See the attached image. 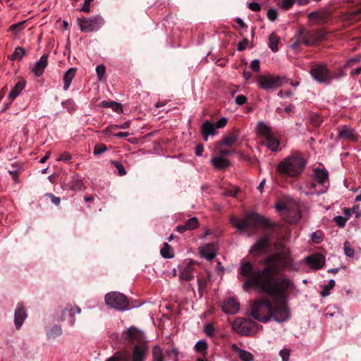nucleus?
<instances>
[{"label":"nucleus","mask_w":361,"mask_h":361,"mask_svg":"<svg viewBox=\"0 0 361 361\" xmlns=\"http://www.w3.org/2000/svg\"><path fill=\"white\" fill-rule=\"evenodd\" d=\"M310 73L313 80L318 83L329 84L333 80V75L324 63L312 65Z\"/></svg>","instance_id":"nucleus-7"},{"label":"nucleus","mask_w":361,"mask_h":361,"mask_svg":"<svg viewBox=\"0 0 361 361\" xmlns=\"http://www.w3.org/2000/svg\"><path fill=\"white\" fill-rule=\"evenodd\" d=\"M114 164L116 169L118 171V173L119 176H124L126 174V169L122 164H121L118 161H114Z\"/></svg>","instance_id":"nucleus-48"},{"label":"nucleus","mask_w":361,"mask_h":361,"mask_svg":"<svg viewBox=\"0 0 361 361\" xmlns=\"http://www.w3.org/2000/svg\"><path fill=\"white\" fill-rule=\"evenodd\" d=\"M279 355L282 359V361H288L290 357V350L284 348L279 352Z\"/></svg>","instance_id":"nucleus-50"},{"label":"nucleus","mask_w":361,"mask_h":361,"mask_svg":"<svg viewBox=\"0 0 361 361\" xmlns=\"http://www.w3.org/2000/svg\"><path fill=\"white\" fill-rule=\"evenodd\" d=\"M69 188L72 190H81L84 188L83 181L78 175H74L69 183Z\"/></svg>","instance_id":"nucleus-29"},{"label":"nucleus","mask_w":361,"mask_h":361,"mask_svg":"<svg viewBox=\"0 0 361 361\" xmlns=\"http://www.w3.org/2000/svg\"><path fill=\"white\" fill-rule=\"evenodd\" d=\"M305 166L306 161L301 153L294 152L277 164L276 170L282 176L295 178L303 172Z\"/></svg>","instance_id":"nucleus-2"},{"label":"nucleus","mask_w":361,"mask_h":361,"mask_svg":"<svg viewBox=\"0 0 361 361\" xmlns=\"http://www.w3.org/2000/svg\"><path fill=\"white\" fill-rule=\"evenodd\" d=\"M106 305L111 308L126 311L130 309L128 298L119 292H111L105 295Z\"/></svg>","instance_id":"nucleus-6"},{"label":"nucleus","mask_w":361,"mask_h":361,"mask_svg":"<svg viewBox=\"0 0 361 361\" xmlns=\"http://www.w3.org/2000/svg\"><path fill=\"white\" fill-rule=\"evenodd\" d=\"M25 87V82L24 80L18 81L8 94V99L11 101L14 100L20 94Z\"/></svg>","instance_id":"nucleus-25"},{"label":"nucleus","mask_w":361,"mask_h":361,"mask_svg":"<svg viewBox=\"0 0 361 361\" xmlns=\"http://www.w3.org/2000/svg\"><path fill=\"white\" fill-rule=\"evenodd\" d=\"M238 131L235 130L232 133L225 135L221 140V144L226 147H231L238 140Z\"/></svg>","instance_id":"nucleus-22"},{"label":"nucleus","mask_w":361,"mask_h":361,"mask_svg":"<svg viewBox=\"0 0 361 361\" xmlns=\"http://www.w3.org/2000/svg\"><path fill=\"white\" fill-rule=\"evenodd\" d=\"M250 68L254 72H259L260 70V62L258 59H254L251 61Z\"/></svg>","instance_id":"nucleus-51"},{"label":"nucleus","mask_w":361,"mask_h":361,"mask_svg":"<svg viewBox=\"0 0 361 361\" xmlns=\"http://www.w3.org/2000/svg\"><path fill=\"white\" fill-rule=\"evenodd\" d=\"M211 162L215 168L219 170L224 169L230 164L229 160L222 156L212 158Z\"/></svg>","instance_id":"nucleus-26"},{"label":"nucleus","mask_w":361,"mask_h":361,"mask_svg":"<svg viewBox=\"0 0 361 361\" xmlns=\"http://www.w3.org/2000/svg\"><path fill=\"white\" fill-rule=\"evenodd\" d=\"M295 3V0H283L281 2V7L285 9H289L293 4Z\"/></svg>","instance_id":"nucleus-53"},{"label":"nucleus","mask_w":361,"mask_h":361,"mask_svg":"<svg viewBox=\"0 0 361 361\" xmlns=\"http://www.w3.org/2000/svg\"><path fill=\"white\" fill-rule=\"evenodd\" d=\"M317 186L319 187L317 184V183H316V181H314V180L312 181H311L310 183H307L306 187H302V186H300V190H301V192H302V190H310V189H312L313 190H319V189H317Z\"/></svg>","instance_id":"nucleus-46"},{"label":"nucleus","mask_w":361,"mask_h":361,"mask_svg":"<svg viewBox=\"0 0 361 361\" xmlns=\"http://www.w3.org/2000/svg\"><path fill=\"white\" fill-rule=\"evenodd\" d=\"M207 344L206 341L203 340L198 341L195 345V350L197 352L204 351L207 349Z\"/></svg>","instance_id":"nucleus-41"},{"label":"nucleus","mask_w":361,"mask_h":361,"mask_svg":"<svg viewBox=\"0 0 361 361\" xmlns=\"http://www.w3.org/2000/svg\"><path fill=\"white\" fill-rule=\"evenodd\" d=\"M152 361H164L163 350L159 345L152 349Z\"/></svg>","instance_id":"nucleus-33"},{"label":"nucleus","mask_w":361,"mask_h":361,"mask_svg":"<svg viewBox=\"0 0 361 361\" xmlns=\"http://www.w3.org/2000/svg\"><path fill=\"white\" fill-rule=\"evenodd\" d=\"M200 252L202 257L208 260H212L216 255V245L214 244H208L203 246L200 248Z\"/></svg>","instance_id":"nucleus-18"},{"label":"nucleus","mask_w":361,"mask_h":361,"mask_svg":"<svg viewBox=\"0 0 361 361\" xmlns=\"http://www.w3.org/2000/svg\"><path fill=\"white\" fill-rule=\"evenodd\" d=\"M278 44L279 39L274 34H271L269 37V49L274 51L276 52L278 51Z\"/></svg>","instance_id":"nucleus-34"},{"label":"nucleus","mask_w":361,"mask_h":361,"mask_svg":"<svg viewBox=\"0 0 361 361\" xmlns=\"http://www.w3.org/2000/svg\"><path fill=\"white\" fill-rule=\"evenodd\" d=\"M338 137L341 139H348L350 141H356L357 135L353 128L343 126L338 130Z\"/></svg>","instance_id":"nucleus-20"},{"label":"nucleus","mask_w":361,"mask_h":361,"mask_svg":"<svg viewBox=\"0 0 361 361\" xmlns=\"http://www.w3.org/2000/svg\"><path fill=\"white\" fill-rule=\"evenodd\" d=\"M71 155L68 152H63L62 153L59 158L57 159V161H68L71 159Z\"/></svg>","instance_id":"nucleus-55"},{"label":"nucleus","mask_w":361,"mask_h":361,"mask_svg":"<svg viewBox=\"0 0 361 361\" xmlns=\"http://www.w3.org/2000/svg\"><path fill=\"white\" fill-rule=\"evenodd\" d=\"M26 21H22V22H19L18 23H15V24H13L12 25H11L10 27V30L11 31H13L16 29H18V30H23V24L25 23Z\"/></svg>","instance_id":"nucleus-59"},{"label":"nucleus","mask_w":361,"mask_h":361,"mask_svg":"<svg viewBox=\"0 0 361 361\" xmlns=\"http://www.w3.org/2000/svg\"><path fill=\"white\" fill-rule=\"evenodd\" d=\"M62 106L70 113L73 112L75 110V104L72 99H69L65 102H63Z\"/></svg>","instance_id":"nucleus-37"},{"label":"nucleus","mask_w":361,"mask_h":361,"mask_svg":"<svg viewBox=\"0 0 361 361\" xmlns=\"http://www.w3.org/2000/svg\"><path fill=\"white\" fill-rule=\"evenodd\" d=\"M233 349L235 350V353H237L238 357L242 361H252L254 359V357L251 353L249 351L242 350L238 348L236 345H233Z\"/></svg>","instance_id":"nucleus-28"},{"label":"nucleus","mask_w":361,"mask_h":361,"mask_svg":"<svg viewBox=\"0 0 361 361\" xmlns=\"http://www.w3.org/2000/svg\"><path fill=\"white\" fill-rule=\"evenodd\" d=\"M313 179L319 186V190H302V192L306 195H321L324 193L329 186V172L325 169H315L314 171Z\"/></svg>","instance_id":"nucleus-5"},{"label":"nucleus","mask_w":361,"mask_h":361,"mask_svg":"<svg viewBox=\"0 0 361 361\" xmlns=\"http://www.w3.org/2000/svg\"><path fill=\"white\" fill-rule=\"evenodd\" d=\"M239 309V302L233 298L225 300L222 305V310L228 314H235L238 312Z\"/></svg>","instance_id":"nucleus-15"},{"label":"nucleus","mask_w":361,"mask_h":361,"mask_svg":"<svg viewBox=\"0 0 361 361\" xmlns=\"http://www.w3.org/2000/svg\"><path fill=\"white\" fill-rule=\"evenodd\" d=\"M257 324L249 319L237 318L232 323L233 329L243 336H251L255 334V326Z\"/></svg>","instance_id":"nucleus-9"},{"label":"nucleus","mask_w":361,"mask_h":361,"mask_svg":"<svg viewBox=\"0 0 361 361\" xmlns=\"http://www.w3.org/2000/svg\"><path fill=\"white\" fill-rule=\"evenodd\" d=\"M269 242L268 237L260 238L250 248V252H261L265 250Z\"/></svg>","instance_id":"nucleus-27"},{"label":"nucleus","mask_w":361,"mask_h":361,"mask_svg":"<svg viewBox=\"0 0 361 361\" xmlns=\"http://www.w3.org/2000/svg\"><path fill=\"white\" fill-rule=\"evenodd\" d=\"M27 318V314L22 303H18L15 310L14 322L16 327L18 329Z\"/></svg>","instance_id":"nucleus-14"},{"label":"nucleus","mask_w":361,"mask_h":361,"mask_svg":"<svg viewBox=\"0 0 361 361\" xmlns=\"http://www.w3.org/2000/svg\"><path fill=\"white\" fill-rule=\"evenodd\" d=\"M116 130H118L116 125H110L103 130L102 133L106 135L115 136Z\"/></svg>","instance_id":"nucleus-40"},{"label":"nucleus","mask_w":361,"mask_h":361,"mask_svg":"<svg viewBox=\"0 0 361 361\" xmlns=\"http://www.w3.org/2000/svg\"><path fill=\"white\" fill-rule=\"evenodd\" d=\"M361 73V66L354 68L351 71L350 75L353 77L358 75Z\"/></svg>","instance_id":"nucleus-63"},{"label":"nucleus","mask_w":361,"mask_h":361,"mask_svg":"<svg viewBox=\"0 0 361 361\" xmlns=\"http://www.w3.org/2000/svg\"><path fill=\"white\" fill-rule=\"evenodd\" d=\"M336 282L334 279H330L326 285L324 286L322 290L320 292V295L325 298L329 295L330 290L334 288L335 286Z\"/></svg>","instance_id":"nucleus-35"},{"label":"nucleus","mask_w":361,"mask_h":361,"mask_svg":"<svg viewBox=\"0 0 361 361\" xmlns=\"http://www.w3.org/2000/svg\"><path fill=\"white\" fill-rule=\"evenodd\" d=\"M286 82L287 79L285 77L271 74L260 75L257 81L258 87L266 91L274 90L281 87Z\"/></svg>","instance_id":"nucleus-4"},{"label":"nucleus","mask_w":361,"mask_h":361,"mask_svg":"<svg viewBox=\"0 0 361 361\" xmlns=\"http://www.w3.org/2000/svg\"><path fill=\"white\" fill-rule=\"evenodd\" d=\"M278 16L277 10L275 8H269L267 11V18L271 21H274Z\"/></svg>","instance_id":"nucleus-47"},{"label":"nucleus","mask_w":361,"mask_h":361,"mask_svg":"<svg viewBox=\"0 0 361 361\" xmlns=\"http://www.w3.org/2000/svg\"><path fill=\"white\" fill-rule=\"evenodd\" d=\"M231 224L233 226L240 231H243L248 227H255L258 225H265L267 220L257 213H248L246 214L245 219H238L235 217H231Z\"/></svg>","instance_id":"nucleus-3"},{"label":"nucleus","mask_w":361,"mask_h":361,"mask_svg":"<svg viewBox=\"0 0 361 361\" xmlns=\"http://www.w3.org/2000/svg\"><path fill=\"white\" fill-rule=\"evenodd\" d=\"M262 143L272 152H276L279 147V141L274 134L264 138Z\"/></svg>","instance_id":"nucleus-21"},{"label":"nucleus","mask_w":361,"mask_h":361,"mask_svg":"<svg viewBox=\"0 0 361 361\" xmlns=\"http://www.w3.org/2000/svg\"><path fill=\"white\" fill-rule=\"evenodd\" d=\"M248 8L253 11H258L260 10L261 6L257 2H250L248 4Z\"/></svg>","instance_id":"nucleus-60"},{"label":"nucleus","mask_w":361,"mask_h":361,"mask_svg":"<svg viewBox=\"0 0 361 361\" xmlns=\"http://www.w3.org/2000/svg\"><path fill=\"white\" fill-rule=\"evenodd\" d=\"M247 97L243 94L238 95L235 97V103L238 105H243L247 102Z\"/></svg>","instance_id":"nucleus-56"},{"label":"nucleus","mask_w":361,"mask_h":361,"mask_svg":"<svg viewBox=\"0 0 361 361\" xmlns=\"http://www.w3.org/2000/svg\"><path fill=\"white\" fill-rule=\"evenodd\" d=\"M344 252L346 256L353 257L355 255L354 250L350 246L348 242L344 243Z\"/></svg>","instance_id":"nucleus-45"},{"label":"nucleus","mask_w":361,"mask_h":361,"mask_svg":"<svg viewBox=\"0 0 361 361\" xmlns=\"http://www.w3.org/2000/svg\"><path fill=\"white\" fill-rule=\"evenodd\" d=\"M106 149H106V147L105 145L98 144L94 146L93 153L94 155H99V154H101L102 153L104 152L105 151H106Z\"/></svg>","instance_id":"nucleus-44"},{"label":"nucleus","mask_w":361,"mask_h":361,"mask_svg":"<svg viewBox=\"0 0 361 361\" xmlns=\"http://www.w3.org/2000/svg\"><path fill=\"white\" fill-rule=\"evenodd\" d=\"M81 312V310L78 306H72L71 305H68L62 312L61 316V320L64 321L67 318H68V323L70 325H73L75 324L74 314H80Z\"/></svg>","instance_id":"nucleus-13"},{"label":"nucleus","mask_w":361,"mask_h":361,"mask_svg":"<svg viewBox=\"0 0 361 361\" xmlns=\"http://www.w3.org/2000/svg\"><path fill=\"white\" fill-rule=\"evenodd\" d=\"M227 123V119L225 117H221L219 120H218L214 124L216 128H222Z\"/></svg>","instance_id":"nucleus-54"},{"label":"nucleus","mask_w":361,"mask_h":361,"mask_svg":"<svg viewBox=\"0 0 361 361\" xmlns=\"http://www.w3.org/2000/svg\"><path fill=\"white\" fill-rule=\"evenodd\" d=\"M248 44H249L248 39H246V38H244L243 41L240 42L238 44L237 49L239 51H242L245 50L247 47Z\"/></svg>","instance_id":"nucleus-52"},{"label":"nucleus","mask_w":361,"mask_h":361,"mask_svg":"<svg viewBox=\"0 0 361 361\" xmlns=\"http://www.w3.org/2000/svg\"><path fill=\"white\" fill-rule=\"evenodd\" d=\"M197 284H198V290H199L200 296L202 297L203 290L207 285V281L204 279H199L197 280Z\"/></svg>","instance_id":"nucleus-49"},{"label":"nucleus","mask_w":361,"mask_h":361,"mask_svg":"<svg viewBox=\"0 0 361 361\" xmlns=\"http://www.w3.org/2000/svg\"><path fill=\"white\" fill-rule=\"evenodd\" d=\"M305 260L310 268L316 270L322 268L325 263L324 257L318 253L308 256Z\"/></svg>","instance_id":"nucleus-12"},{"label":"nucleus","mask_w":361,"mask_h":361,"mask_svg":"<svg viewBox=\"0 0 361 361\" xmlns=\"http://www.w3.org/2000/svg\"><path fill=\"white\" fill-rule=\"evenodd\" d=\"M188 228L187 227L185 226V224H183V225H178L177 227H176V231L180 233H184L185 231H187Z\"/></svg>","instance_id":"nucleus-64"},{"label":"nucleus","mask_w":361,"mask_h":361,"mask_svg":"<svg viewBox=\"0 0 361 361\" xmlns=\"http://www.w3.org/2000/svg\"><path fill=\"white\" fill-rule=\"evenodd\" d=\"M106 68L104 65H99L96 67V73L99 80H102L105 74Z\"/></svg>","instance_id":"nucleus-42"},{"label":"nucleus","mask_w":361,"mask_h":361,"mask_svg":"<svg viewBox=\"0 0 361 361\" xmlns=\"http://www.w3.org/2000/svg\"><path fill=\"white\" fill-rule=\"evenodd\" d=\"M161 255L166 259H171L173 257V251L171 247L165 243L164 247L160 250Z\"/></svg>","instance_id":"nucleus-32"},{"label":"nucleus","mask_w":361,"mask_h":361,"mask_svg":"<svg viewBox=\"0 0 361 361\" xmlns=\"http://www.w3.org/2000/svg\"><path fill=\"white\" fill-rule=\"evenodd\" d=\"M204 151L202 145H197L195 147V154L198 157L201 156Z\"/></svg>","instance_id":"nucleus-62"},{"label":"nucleus","mask_w":361,"mask_h":361,"mask_svg":"<svg viewBox=\"0 0 361 361\" xmlns=\"http://www.w3.org/2000/svg\"><path fill=\"white\" fill-rule=\"evenodd\" d=\"M264 264L265 267L263 269H255L250 262H245L240 264L238 269V278H247L243 284L245 291H249L254 288L274 299L273 305L267 300H256L250 306L251 315L255 319L263 323L268 322L271 318L279 323L285 322L290 317V311L284 302V299L292 283L283 275L273 276L279 271L276 257H267Z\"/></svg>","instance_id":"nucleus-1"},{"label":"nucleus","mask_w":361,"mask_h":361,"mask_svg":"<svg viewBox=\"0 0 361 361\" xmlns=\"http://www.w3.org/2000/svg\"><path fill=\"white\" fill-rule=\"evenodd\" d=\"M62 334V329L59 326H54L49 331L47 332V336L49 338H55Z\"/></svg>","instance_id":"nucleus-36"},{"label":"nucleus","mask_w":361,"mask_h":361,"mask_svg":"<svg viewBox=\"0 0 361 361\" xmlns=\"http://www.w3.org/2000/svg\"><path fill=\"white\" fill-rule=\"evenodd\" d=\"M195 263L190 260L180 267L179 279L180 281H188L194 279Z\"/></svg>","instance_id":"nucleus-10"},{"label":"nucleus","mask_w":361,"mask_h":361,"mask_svg":"<svg viewBox=\"0 0 361 361\" xmlns=\"http://www.w3.org/2000/svg\"><path fill=\"white\" fill-rule=\"evenodd\" d=\"M334 220L339 227H343L348 221L347 218L340 215L335 216Z\"/></svg>","instance_id":"nucleus-43"},{"label":"nucleus","mask_w":361,"mask_h":361,"mask_svg":"<svg viewBox=\"0 0 361 361\" xmlns=\"http://www.w3.org/2000/svg\"><path fill=\"white\" fill-rule=\"evenodd\" d=\"M324 38V33L321 31H311L303 39V43L307 46H311L320 42Z\"/></svg>","instance_id":"nucleus-16"},{"label":"nucleus","mask_w":361,"mask_h":361,"mask_svg":"<svg viewBox=\"0 0 361 361\" xmlns=\"http://www.w3.org/2000/svg\"><path fill=\"white\" fill-rule=\"evenodd\" d=\"M47 64L48 56L44 54L40 57L39 60L35 63L34 67L32 68V71L34 75L37 77L42 75Z\"/></svg>","instance_id":"nucleus-17"},{"label":"nucleus","mask_w":361,"mask_h":361,"mask_svg":"<svg viewBox=\"0 0 361 361\" xmlns=\"http://www.w3.org/2000/svg\"><path fill=\"white\" fill-rule=\"evenodd\" d=\"M148 353V347L145 343L135 345L132 352L130 361H145Z\"/></svg>","instance_id":"nucleus-11"},{"label":"nucleus","mask_w":361,"mask_h":361,"mask_svg":"<svg viewBox=\"0 0 361 361\" xmlns=\"http://www.w3.org/2000/svg\"><path fill=\"white\" fill-rule=\"evenodd\" d=\"M126 338L130 341H137L141 339L142 332L135 327L131 326L126 331Z\"/></svg>","instance_id":"nucleus-30"},{"label":"nucleus","mask_w":361,"mask_h":361,"mask_svg":"<svg viewBox=\"0 0 361 361\" xmlns=\"http://www.w3.org/2000/svg\"><path fill=\"white\" fill-rule=\"evenodd\" d=\"M47 195L51 198V200L53 204H54L55 205H59L61 202V200L59 197H56L52 194H48Z\"/></svg>","instance_id":"nucleus-61"},{"label":"nucleus","mask_w":361,"mask_h":361,"mask_svg":"<svg viewBox=\"0 0 361 361\" xmlns=\"http://www.w3.org/2000/svg\"><path fill=\"white\" fill-rule=\"evenodd\" d=\"M275 208L277 211L281 212L288 209V206L286 203L282 201L279 202L276 205Z\"/></svg>","instance_id":"nucleus-57"},{"label":"nucleus","mask_w":361,"mask_h":361,"mask_svg":"<svg viewBox=\"0 0 361 361\" xmlns=\"http://www.w3.org/2000/svg\"><path fill=\"white\" fill-rule=\"evenodd\" d=\"M24 54H25L24 49L19 47L16 48L14 52L12 54L11 59L13 60H15V59L20 60L23 59Z\"/></svg>","instance_id":"nucleus-39"},{"label":"nucleus","mask_w":361,"mask_h":361,"mask_svg":"<svg viewBox=\"0 0 361 361\" xmlns=\"http://www.w3.org/2000/svg\"><path fill=\"white\" fill-rule=\"evenodd\" d=\"M201 133L203 135L204 140L207 141L209 135L213 136L216 134V127L214 123L206 121L201 126Z\"/></svg>","instance_id":"nucleus-19"},{"label":"nucleus","mask_w":361,"mask_h":361,"mask_svg":"<svg viewBox=\"0 0 361 361\" xmlns=\"http://www.w3.org/2000/svg\"><path fill=\"white\" fill-rule=\"evenodd\" d=\"M257 131L259 135L263 137L264 139L274 134L271 128L267 125L264 121H259L257 123Z\"/></svg>","instance_id":"nucleus-24"},{"label":"nucleus","mask_w":361,"mask_h":361,"mask_svg":"<svg viewBox=\"0 0 361 361\" xmlns=\"http://www.w3.org/2000/svg\"><path fill=\"white\" fill-rule=\"evenodd\" d=\"M76 73L75 68H70L66 72L64 73L63 80V90L67 91L70 87V85L72 82L73 79L74 78Z\"/></svg>","instance_id":"nucleus-23"},{"label":"nucleus","mask_w":361,"mask_h":361,"mask_svg":"<svg viewBox=\"0 0 361 361\" xmlns=\"http://www.w3.org/2000/svg\"><path fill=\"white\" fill-rule=\"evenodd\" d=\"M78 25L83 32H95L99 30L104 25L103 18L99 15L90 18H81L77 20Z\"/></svg>","instance_id":"nucleus-8"},{"label":"nucleus","mask_w":361,"mask_h":361,"mask_svg":"<svg viewBox=\"0 0 361 361\" xmlns=\"http://www.w3.org/2000/svg\"><path fill=\"white\" fill-rule=\"evenodd\" d=\"M92 1L93 0H85L84 4H83L82 7L81 8L80 11H84L85 13H90V8L89 5Z\"/></svg>","instance_id":"nucleus-58"},{"label":"nucleus","mask_w":361,"mask_h":361,"mask_svg":"<svg viewBox=\"0 0 361 361\" xmlns=\"http://www.w3.org/2000/svg\"><path fill=\"white\" fill-rule=\"evenodd\" d=\"M185 224L188 230L195 229L199 225L198 219L196 217H192L189 219Z\"/></svg>","instance_id":"nucleus-38"},{"label":"nucleus","mask_w":361,"mask_h":361,"mask_svg":"<svg viewBox=\"0 0 361 361\" xmlns=\"http://www.w3.org/2000/svg\"><path fill=\"white\" fill-rule=\"evenodd\" d=\"M129 354L127 351H121L116 353L106 361H128Z\"/></svg>","instance_id":"nucleus-31"}]
</instances>
